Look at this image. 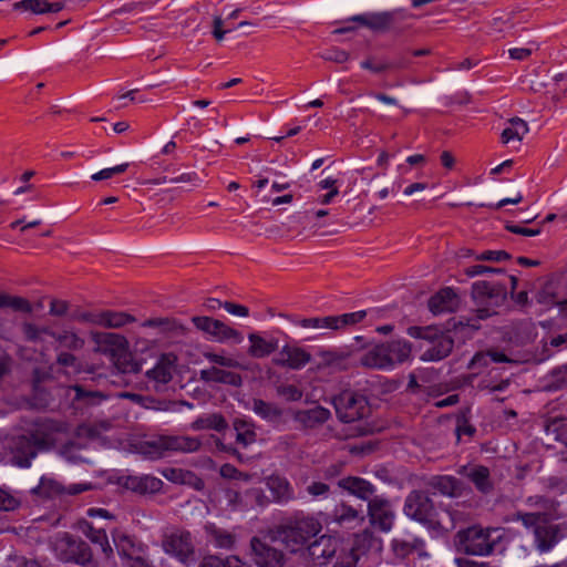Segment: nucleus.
I'll list each match as a JSON object with an SVG mask.
<instances>
[{
  "mask_svg": "<svg viewBox=\"0 0 567 567\" xmlns=\"http://www.w3.org/2000/svg\"><path fill=\"white\" fill-rule=\"evenodd\" d=\"M526 504L530 512L517 511L511 520L520 522L534 535V544L538 551L551 550L567 534L566 523H555L556 502L544 496H530Z\"/></svg>",
  "mask_w": 567,
  "mask_h": 567,
  "instance_id": "f257e3e1",
  "label": "nucleus"
},
{
  "mask_svg": "<svg viewBox=\"0 0 567 567\" xmlns=\"http://www.w3.org/2000/svg\"><path fill=\"white\" fill-rule=\"evenodd\" d=\"M403 513L436 532H450L455 527L452 514L449 511L439 513L425 491H411L405 497Z\"/></svg>",
  "mask_w": 567,
  "mask_h": 567,
  "instance_id": "f03ea898",
  "label": "nucleus"
},
{
  "mask_svg": "<svg viewBox=\"0 0 567 567\" xmlns=\"http://www.w3.org/2000/svg\"><path fill=\"white\" fill-rule=\"evenodd\" d=\"M501 528H483L473 525L460 529L453 538L456 551L467 556H488L501 542Z\"/></svg>",
  "mask_w": 567,
  "mask_h": 567,
  "instance_id": "7ed1b4c3",
  "label": "nucleus"
},
{
  "mask_svg": "<svg viewBox=\"0 0 567 567\" xmlns=\"http://www.w3.org/2000/svg\"><path fill=\"white\" fill-rule=\"evenodd\" d=\"M321 530V525L313 518H303L280 526L277 536L291 551L297 553Z\"/></svg>",
  "mask_w": 567,
  "mask_h": 567,
  "instance_id": "20e7f679",
  "label": "nucleus"
},
{
  "mask_svg": "<svg viewBox=\"0 0 567 567\" xmlns=\"http://www.w3.org/2000/svg\"><path fill=\"white\" fill-rule=\"evenodd\" d=\"M332 404L337 417L342 423H352L362 420L368 417L371 413L367 398L352 390H344L333 396Z\"/></svg>",
  "mask_w": 567,
  "mask_h": 567,
  "instance_id": "39448f33",
  "label": "nucleus"
},
{
  "mask_svg": "<svg viewBox=\"0 0 567 567\" xmlns=\"http://www.w3.org/2000/svg\"><path fill=\"white\" fill-rule=\"evenodd\" d=\"M50 447L51 443L44 435L38 433L21 435L16 440L12 449L11 463L19 467H30L31 461L38 453Z\"/></svg>",
  "mask_w": 567,
  "mask_h": 567,
  "instance_id": "423d86ee",
  "label": "nucleus"
},
{
  "mask_svg": "<svg viewBox=\"0 0 567 567\" xmlns=\"http://www.w3.org/2000/svg\"><path fill=\"white\" fill-rule=\"evenodd\" d=\"M250 549L252 561L258 567H292L289 557L264 539L252 537Z\"/></svg>",
  "mask_w": 567,
  "mask_h": 567,
  "instance_id": "0eeeda50",
  "label": "nucleus"
},
{
  "mask_svg": "<svg viewBox=\"0 0 567 567\" xmlns=\"http://www.w3.org/2000/svg\"><path fill=\"white\" fill-rule=\"evenodd\" d=\"M178 358L173 352H165L159 355L155 365L148 369L145 377L153 382V389L157 393L166 390V385L173 380Z\"/></svg>",
  "mask_w": 567,
  "mask_h": 567,
  "instance_id": "6e6552de",
  "label": "nucleus"
},
{
  "mask_svg": "<svg viewBox=\"0 0 567 567\" xmlns=\"http://www.w3.org/2000/svg\"><path fill=\"white\" fill-rule=\"evenodd\" d=\"M162 547L166 554L176 557L183 564L194 559L195 549L189 532H174L165 535Z\"/></svg>",
  "mask_w": 567,
  "mask_h": 567,
  "instance_id": "1a4fd4ad",
  "label": "nucleus"
},
{
  "mask_svg": "<svg viewBox=\"0 0 567 567\" xmlns=\"http://www.w3.org/2000/svg\"><path fill=\"white\" fill-rule=\"evenodd\" d=\"M58 390L64 392L65 396H69L71 392H74V396L70 402V406L74 411H83L92 406L99 405L102 401L107 399V395L102 391L86 389L82 384L71 385H59Z\"/></svg>",
  "mask_w": 567,
  "mask_h": 567,
  "instance_id": "9d476101",
  "label": "nucleus"
},
{
  "mask_svg": "<svg viewBox=\"0 0 567 567\" xmlns=\"http://www.w3.org/2000/svg\"><path fill=\"white\" fill-rule=\"evenodd\" d=\"M368 516L371 525L382 532H389L395 519L390 501L378 496L368 503Z\"/></svg>",
  "mask_w": 567,
  "mask_h": 567,
  "instance_id": "9b49d317",
  "label": "nucleus"
},
{
  "mask_svg": "<svg viewBox=\"0 0 567 567\" xmlns=\"http://www.w3.org/2000/svg\"><path fill=\"white\" fill-rule=\"evenodd\" d=\"M339 540L329 535H322L307 546V551L315 565H327L337 554Z\"/></svg>",
  "mask_w": 567,
  "mask_h": 567,
  "instance_id": "f8f14e48",
  "label": "nucleus"
},
{
  "mask_svg": "<svg viewBox=\"0 0 567 567\" xmlns=\"http://www.w3.org/2000/svg\"><path fill=\"white\" fill-rule=\"evenodd\" d=\"M89 488L90 485L86 484H72L69 487H64L52 478L42 477L40 484L32 489V493L44 498H53L64 494L78 495Z\"/></svg>",
  "mask_w": 567,
  "mask_h": 567,
  "instance_id": "ddd939ff",
  "label": "nucleus"
},
{
  "mask_svg": "<svg viewBox=\"0 0 567 567\" xmlns=\"http://www.w3.org/2000/svg\"><path fill=\"white\" fill-rule=\"evenodd\" d=\"M474 300H493L494 306H502L507 299V290L503 284H494L487 280H480L472 285L471 291Z\"/></svg>",
  "mask_w": 567,
  "mask_h": 567,
  "instance_id": "4468645a",
  "label": "nucleus"
},
{
  "mask_svg": "<svg viewBox=\"0 0 567 567\" xmlns=\"http://www.w3.org/2000/svg\"><path fill=\"white\" fill-rule=\"evenodd\" d=\"M91 339L97 346L95 351L107 354L111 358L118 351L127 350L128 347L127 339L118 333L93 331L91 332Z\"/></svg>",
  "mask_w": 567,
  "mask_h": 567,
  "instance_id": "2eb2a0df",
  "label": "nucleus"
},
{
  "mask_svg": "<svg viewBox=\"0 0 567 567\" xmlns=\"http://www.w3.org/2000/svg\"><path fill=\"white\" fill-rule=\"evenodd\" d=\"M289 412L293 420L305 430L316 429L326 423L331 416L330 411L320 405L308 410L290 409Z\"/></svg>",
  "mask_w": 567,
  "mask_h": 567,
  "instance_id": "dca6fc26",
  "label": "nucleus"
},
{
  "mask_svg": "<svg viewBox=\"0 0 567 567\" xmlns=\"http://www.w3.org/2000/svg\"><path fill=\"white\" fill-rule=\"evenodd\" d=\"M310 360L311 354L302 348L285 346L278 357L272 359V362L279 367L298 370L310 362Z\"/></svg>",
  "mask_w": 567,
  "mask_h": 567,
  "instance_id": "f3484780",
  "label": "nucleus"
},
{
  "mask_svg": "<svg viewBox=\"0 0 567 567\" xmlns=\"http://www.w3.org/2000/svg\"><path fill=\"white\" fill-rule=\"evenodd\" d=\"M396 11H384L371 14H359L350 18V21L359 22L360 24L371 29L375 32L388 31L395 21Z\"/></svg>",
  "mask_w": 567,
  "mask_h": 567,
  "instance_id": "a211bd4d",
  "label": "nucleus"
},
{
  "mask_svg": "<svg viewBox=\"0 0 567 567\" xmlns=\"http://www.w3.org/2000/svg\"><path fill=\"white\" fill-rule=\"evenodd\" d=\"M429 485L449 497H460L470 491V487L464 482L450 475L433 476Z\"/></svg>",
  "mask_w": 567,
  "mask_h": 567,
  "instance_id": "6ab92c4d",
  "label": "nucleus"
},
{
  "mask_svg": "<svg viewBox=\"0 0 567 567\" xmlns=\"http://www.w3.org/2000/svg\"><path fill=\"white\" fill-rule=\"evenodd\" d=\"M454 348V338L451 334V329H446L444 336H441L437 341L432 343V347L425 350L420 360L423 362L441 361L447 358Z\"/></svg>",
  "mask_w": 567,
  "mask_h": 567,
  "instance_id": "aec40b11",
  "label": "nucleus"
},
{
  "mask_svg": "<svg viewBox=\"0 0 567 567\" xmlns=\"http://www.w3.org/2000/svg\"><path fill=\"white\" fill-rule=\"evenodd\" d=\"M338 486L348 491L350 494L359 497L360 499L368 502L372 499L371 497L375 492V487L369 481L357 476H348L341 478L338 482Z\"/></svg>",
  "mask_w": 567,
  "mask_h": 567,
  "instance_id": "412c9836",
  "label": "nucleus"
},
{
  "mask_svg": "<svg viewBox=\"0 0 567 567\" xmlns=\"http://www.w3.org/2000/svg\"><path fill=\"white\" fill-rule=\"evenodd\" d=\"M456 299L457 296L452 288H443L429 299V310L433 315L453 311L457 303Z\"/></svg>",
  "mask_w": 567,
  "mask_h": 567,
  "instance_id": "4be33fe9",
  "label": "nucleus"
},
{
  "mask_svg": "<svg viewBox=\"0 0 567 567\" xmlns=\"http://www.w3.org/2000/svg\"><path fill=\"white\" fill-rule=\"evenodd\" d=\"M199 379L206 383L217 382L223 384H229L236 388L243 385V378L240 374L231 371L221 370L216 367L202 370L199 372Z\"/></svg>",
  "mask_w": 567,
  "mask_h": 567,
  "instance_id": "5701e85b",
  "label": "nucleus"
},
{
  "mask_svg": "<svg viewBox=\"0 0 567 567\" xmlns=\"http://www.w3.org/2000/svg\"><path fill=\"white\" fill-rule=\"evenodd\" d=\"M361 364L371 369L392 368V359L388 355L385 343L373 347L361 358Z\"/></svg>",
  "mask_w": 567,
  "mask_h": 567,
  "instance_id": "b1692460",
  "label": "nucleus"
},
{
  "mask_svg": "<svg viewBox=\"0 0 567 567\" xmlns=\"http://www.w3.org/2000/svg\"><path fill=\"white\" fill-rule=\"evenodd\" d=\"M123 487L138 493V494H146V493H156L161 489L162 481L152 477V476H127L123 481Z\"/></svg>",
  "mask_w": 567,
  "mask_h": 567,
  "instance_id": "393cba45",
  "label": "nucleus"
},
{
  "mask_svg": "<svg viewBox=\"0 0 567 567\" xmlns=\"http://www.w3.org/2000/svg\"><path fill=\"white\" fill-rule=\"evenodd\" d=\"M164 450L167 452L192 453L200 447V441L189 436L163 435Z\"/></svg>",
  "mask_w": 567,
  "mask_h": 567,
  "instance_id": "a878e982",
  "label": "nucleus"
},
{
  "mask_svg": "<svg viewBox=\"0 0 567 567\" xmlns=\"http://www.w3.org/2000/svg\"><path fill=\"white\" fill-rule=\"evenodd\" d=\"M266 485L276 502L287 503L293 499V491L287 478L274 474L267 477Z\"/></svg>",
  "mask_w": 567,
  "mask_h": 567,
  "instance_id": "bb28decb",
  "label": "nucleus"
},
{
  "mask_svg": "<svg viewBox=\"0 0 567 567\" xmlns=\"http://www.w3.org/2000/svg\"><path fill=\"white\" fill-rule=\"evenodd\" d=\"M460 473L468 477L480 492L487 494L493 489V484L489 478V470L487 467L475 466L468 470L466 466H463L460 470Z\"/></svg>",
  "mask_w": 567,
  "mask_h": 567,
  "instance_id": "cd10ccee",
  "label": "nucleus"
},
{
  "mask_svg": "<svg viewBox=\"0 0 567 567\" xmlns=\"http://www.w3.org/2000/svg\"><path fill=\"white\" fill-rule=\"evenodd\" d=\"M252 411L261 419L272 423L282 422L285 414V411L279 405L261 399L252 400Z\"/></svg>",
  "mask_w": 567,
  "mask_h": 567,
  "instance_id": "c85d7f7f",
  "label": "nucleus"
},
{
  "mask_svg": "<svg viewBox=\"0 0 567 567\" xmlns=\"http://www.w3.org/2000/svg\"><path fill=\"white\" fill-rule=\"evenodd\" d=\"M146 328H157L162 333L183 336L186 333L187 328L179 323L174 318H151L142 323Z\"/></svg>",
  "mask_w": 567,
  "mask_h": 567,
  "instance_id": "c756f323",
  "label": "nucleus"
},
{
  "mask_svg": "<svg viewBox=\"0 0 567 567\" xmlns=\"http://www.w3.org/2000/svg\"><path fill=\"white\" fill-rule=\"evenodd\" d=\"M66 545L71 554V559L82 566H86L93 559L91 547L82 539H73L69 537Z\"/></svg>",
  "mask_w": 567,
  "mask_h": 567,
  "instance_id": "7c9ffc66",
  "label": "nucleus"
},
{
  "mask_svg": "<svg viewBox=\"0 0 567 567\" xmlns=\"http://www.w3.org/2000/svg\"><path fill=\"white\" fill-rule=\"evenodd\" d=\"M113 540L115 543L118 555L126 561L134 558L135 554L142 551V546L136 544L134 539L126 534L114 532Z\"/></svg>",
  "mask_w": 567,
  "mask_h": 567,
  "instance_id": "2f4dec72",
  "label": "nucleus"
},
{
  "mask_svg": "<svg viewBox=\"0 0 567 567\" xmlns=\"http://www.w3.org/2000/svg\"><path fill=\"white\" fill-rule=\"evenodd\" d=\"M248 339L251 342L248 354L252 358H265L278 349L276 339L267 341L257 333H250Z\"/></svg>",
  "mask_w": 567,
  "mask_h": 567,
  "instance_id": "473e14b6",
  "label": "nucleus"
},
{
  "mask_svg": "<svg viewBox=\"0 0 567 567\" xmlns=\"http://www.w3.org/2000/svg\"><path fill=\"white\" fill-rule=\"evenodd\" d=\"M135 320V317L130 313L106 310L100 312L99 326L109 329H118Z\"/></svg>",
  "mask_w": 567,
  "mask_h": 567,
  "instance_id": "72a5a7b5",
  "label": "nucleus"
},
{
  "mask_svg": "<svg viewBox=\"0 0 567 567\" xmlns=\"http://www.w3.org/2000/svg\"><path fill=\"white\" fill-rule=\"evenodd\" d=\"M495 363H518L511 358H508L503 351H499L496 348H492L486 350L485 352H477L470 362V368H474L476 365L487 367L488 360Z\"/></svg>",
  "mask_w": 567,
  "mask_h": 567,
  "instance_id": "f704fd0d",
  "label": "nucleus"
},
{
  "mask_svg": "<svg viewBox=\"0 0 567 567\" xmlns=\"http://www.w3.org/2000/svg\"><path fill=\"white\" fill-rule=\"evenodd\" d=\"M115 365L124 373H140L142 371V361L133 358V352L127 350L118 351L112 357Z\"/></svg>",
  "mask_w": 567,
  "mask_h": 567,
  "instance_id": "c9c22d12",
  "label": "nucleus"
},
{
  "mask_svg": "<svg viewBox=\"0 0 567 567\" xmlns=\"http://www.w3.org/2000/svg\"><path fill=\"white\" fill-rule=\"evenodd\" d=\"M388 355L392 359V367L409 360L412 352V344L405 340H393L385 342Z\"/></svg>",
  "mask_w": 567,
  "mask_h": 567,
  "instance_id": "e433bc0d",
  "label": "nucleus"
},
{
  "mask_svg": "<svg viewBox=\"0 0 567 567\" xmlns=\"http://www.w3.org/2000/svg\"><path fill=\"white\" fill-rule=\"evenodd\" d=\"M409 62L404 59H400L394 62L377 61L375 56H369L361 63L363 69L370 70L373 73L381 74L390 70H401L408 66Z\"/></svg>",
  "mask_w": 567,
  "mask_h": 567,
  "instance_id": "4c0bfd02",
  "label": "nucleus"
},
{
  "mask_svg": "<svg viewBox=\"0 0 567 567\" xmlns=\"http://www.w3.org/2000/svg\"><path fill=\"white\" fill-rule=\"evenodd\" d=\"M195 430H216L225 431L228 427L226 419L219 413H213L204 417L197 419L193 423Z\"/></svg>",
  "mask_w": 567,
  "mask_h": 567,
  "instance_id": "58836bf2",
  "label": "nucleus"
},
{
  "mask_svg": "<svg viewBox=\"0 0 567 567\" xmlns=\"http://www.w3.org/2000/svg\"><path fill=\"white\" fill-rule=\"evenodd\" d=\"M445 330H440L436 326H412L408 328V334L415 339H422L434 343L441 336H444Z\"/></svg>",
  "mask_w": 567,
  "mask_h": 567,
  "instance_id": "ea45409f",
  "label": "nucleus"
},
{
  "mask_svg": "<svg viewBox=\"0 0 567 567\" xmlns=\"http://www.w3.org/2000/svg\"><path fill=\"white\" fill-rule=\"evenodd\" d=\"M85 536L93 543L101 546V549L106 558H111L113 555V548L109 543L106 533L104 529H96L92 525L87 524L84 530Z\"/></svg>",
  "mask_w": 567,
  "mask_h": 567,
  "instance_id": "a19ab883",
  "label": "nucleus"
},
{
  "mask_svg": "<svg viewBox=\"0 0 567 567\" xmlns=\"http://www.w3.org/2000/svg\"><path fill=\"white\" fill-rule=\"evenodd\" d=\"M32 390L33 393L30 399L31 408L42 411L51 408L53 403V396L49 390L38 385H35V388H32Z\"/></svg>",
  "mask_w": 567,
  "mask_h": 567,
  "instance_id": "79ce46f5",
  "label": "nucleus"
},
{
  "mask_svg": "<svg viewBox=\"0 0 567 567\" xmlns=\"http://www.w3.org/2000/svg\"><path fill=\"white\" fill-rule=\"evenodd\" d=\"M110 429V423L102 421L95 424H81L76 427V436L89 440H96L101 436L102 432Z\"/></svg>",
  "mask_w": 567,
  "mask_h": 567,
  "instance_id": "37998d69",
  "label": "nucleus"
},
{
  "mask_svg": "<svg viewBox=\"0 0 567 567\" xmlns=\"http://www.w3.org/2000/svg\"><path fill=\"white\" fill-rule=\"evenodd\" d=\"M213 328L214 330L212 331L210 336L215 337L219 341H225L228 339H234L238 343L243 341V336L238 330L227 326L220 320H217L216 326Z\"/></svg>",
  "mask_w": 567,
  "mask_h": 567,
  "instance_id": "c03bdc74",
  "label": "nucleus"
},
{
  "mask_svg": "<svg viewBox=\"0 0 567 567\" xmlns=\"http://www.w3.org/2000/svg\"><path fill=\"white\" fill-rule=\"evenodd\" d=\"M390 181L385 174H374L368 183L369 193H378L381 199L389 196Z\"/></svg>",
  "mask_w": 567,
  "mask_h": 567,
  "instance_id": "a18cd8bd",
  "label": "nucleus"
},
{
  "mask_svg": "<svg viewBox=\"0 0 567 567\" xmlns=\"http://www.w3.org/2000/svg\"><path fill=\"white\" fill-rule=\"evenodd\" d=\"M163 441L162 435L156 440L145 442L142 445V453L153 460L164 457L166 453L164 446H162V444L164 445Z\"/></svg>",
  "mask_w": 567,
  "mask_h": 567,
  "instance_id": "49530a36",
  "label": "nucleus"
},
{
  "mask_svg": "<svg viewBox=\"0 0 567 567\" xmlns=\"http://www.w3.org/2000/svg\"><path fill=\"white\" fill-rule=\"evenodd\" d=\"M47 0H21L13 3L14 10L31 11L34 14L47 13Z\"/></svg>",
  "mask_w": 567,
  "mask_h": 567,
  "instance_id": "de8ad7c7",
  "label": "nucleus"
},
{
  "mask_svg": "<svg viewBox=\"0 0 567 567\" xmlns=\"http://www.w3.org/2000/svg\"><path fill=\"white\" fill-rule=\"evenodd\" d=\"M82 449L81 444L71 441L61 447V454L70 462H83L85 458L81 454Z\"/></svg>",
  "mask_w": 567,
  "mask_h": 567,
  "instance_id": "09e8293b",
  "label": "nucleus"
},
{
  "mask_svg": "<svg viewBox=\"0 0 567 567\" xmlns=\"http://www.w3.org/2000/svg\"><path fill=\"white\" fill-rule=\"evenodd\" d=\"M56 340L61 342L65 348L72 350L81 349L84 346V340L73 332L65 331L61 334H58Z\"/></svg>",
  "mask_w": 567,
  "mask_h": 567,
  "instance_id": "8fccbe9b",
  "label": "nucleus"
},
{
  "mask_svg": "<svg viewBox=\"0 0 567 567\" xmlns=\"http://www.w3.org/2000/svg\"><path fill=\"white\" fill-rule=\"evenodd\" d=\"M550 377L554 381L548 385V388L553 390L561 388L567 382V363L555 368L550 372Z\"/></svg>",
  "mask_w": 567,
  "mask_h": 567,
  "instance_id": "3c124183",
  "label": "nucleus"
},
{
  "mask_svg": "<svg viewBox=\"0 0 567 567\" xmlns=\"http://www.w3.org/2000/svg\"><path fill=\"white\" fill-rule=\"evenodd\" d=\"M358 516V511L346 504L339 505L334 511V517L339 523L355 519Z\"/></svg>",
  "mask_w": 567,
  "mask_h": 567,
  "instance_id": "603ef678",
  "label": "nucleus"
},
{
  "mask_svg": "<svg viewBox=\"0 0 567 567\" xmlns=\"http://www.w3.org/2000/svg\"><path fill=\"white\" fill-rule=\"evenodd\" d=\"M192 322L198 330L212 334V331L214 330L213 327L216 326L217 319H214L212 317L198 316L193 317Z\"/></svg>",
  "mask_w": 567,
  "mask_h": 567,
  "instance_id": "864d4df0",
  "label": "nucleus"
},
{
  "mask_svg": "<svg viewBox=\"0 0 567 567\" xmlns=\"http://www.w3.org/2000/svg\"><path fill=\"white\" fill-rule=\"evenodd\" d=\"M8 308H11L14 311L30 313L32 312V306L25 298L19 296L9 295V303Z\"/></svg>",
  "mask_w": 567,
  "mask_h": 567,
  "instance_id": "5fc2aeb1",
  "label": "nucleus"
},
{
  "mask_svg": "<svg viewBox=\"0 0 567 567\" xmlns=\"http://www.w3.org/2000/svg\"><path fill=\"white\" fill-rule=\"evenodd\" d=\"M512 256L505 250H487L476 256L481 261H502L509 260Z\"/></svg>",
  "mask_w": 567,
  "mask_h": 567,
  "instance_id": "6e6d98bb",
  "label": "nucleus"
},
{
  "mask_svg": "<svg viewBox=\"0 0 567 567\" xmlns=\"http://www.w3.org/2000/svg\"><path fill=\"white\" fill-rule=\"evenodd\" d=\"M128 164H121L114 167L104 168L95 174L92 175V179L95 182H100L103 179H109L115 174H122L126 171Z\"/></svg>",
  "mask_w": 567,
  "mask_h": 567,
  "instance_id": "4d7b16f0",
  "label": "nucleus"
},
{
  "mask_svg": "<svg viewBox=\"0 0 567 567\" xmlns=\"http://www.w3.org/2000/svg\"><path fill=\"white\" fill-rule=\"evenodd\" d=\"M365 315H367L365 311L361 310V311H357V312L337 316L339 329L342 327H346V326H352V324L360 322L361 320H363Z\"/></svg>",
  "mask_w": 567,
  "mask_h": 567,
  "instance_id": "13d9d810",
  "label": "nucleus"
},
{
  "mask_svg": "<svg viewBox=\"0 0 567 567\" xmlns=\"http://www.w3.org/2000/svg\"><path fill=\"white\" fill-rule=\"evenodd\" d=\"M464 272L467 277H474L483 274H504L505 270L503 268H493L483 265H475L466 268Z\"/></svg>",
  "mask_w": 567,
  "mask_h": 567,
  "instance_id": "bf43d9fd",
  "label": "nucleus"
},
{
  "mask_svg": "<svg viewBox=\"0 0 567 567\" xmlns=\"http://www.w3.org/2000/svg\"><path fill=\"white\" fill-rule=\"evenodd\" d=\"M204 355L210 362L218 364L220 367H226V368H238L239 367V363L236 360L230 359V358H226V357L213 353V352H206V353H204Z\"/></svg>",
  "mask_w": 567,
  "mask_h": 567,
  "instance_id": "052dcab7",
  "label": "nucleus"
},
{
  "mask_svg": "<svg viewBox=\"0 0 567 567\" xmlns=\"http://www.w3.org/2000/svg\"><path fill=\"white\" fill-rule=\"evenodd\" d=\"M550 282H546L545 286L536 293V300L542 305H556L558 301H555L556 295L550 291Z\"/></svg>",
  "mask_w": 567,
  "mask_h": 567,
  "instance_id": "680f3d73",
  "label": "nucleus"
},
{
  "mask_svg": "<svg viewBox=\"0 0 567 567\" xmlns=\"http://www.w3.org/2000/svg\"><path fill=\"white\" fill-rule=\"evenodd\" d=\"M278 394L285 396L288 401H299L302 398V391L296 385H281L277 389Z\"/></svg>",
  "mask_w": 567,
  "mask_h": 567,
  "instance_id": "e2e57ef3",
  "label": "nucleus"
},
{
  "mask_svg": "<svg viewBox=\"0 0 567 567\" xmlns=\"http://www.w3.org/2000/svg\"><path fill=\"white\" fill-rule=\"evenodd\" d=\"M359 560V556L355 549L351 548L343 557L338 558L334 567H355Z\"/></svg>",
  "mask_w": 567,
  "mask_h": 567,
  "instance_id": "0e129e2a",
  "label": "nucleus"
},
{
  "mask_svg": "<svg viewBox=\"0 0 567 567\" xmlns=\"http://www.w3.org/2000/svg\"><path fill=\"white\" fill-rule=\"evenodd\" d=\"M322 59L334 63H346L350 59V54L343 50H333L332 52L322 54Z\"/></svg>",
  "mask_w": 567,
  "mask_h": 567,
  "instance_id": "69168bd1",
  "label": "nucleus"
},
{
  "mask_svg": "<svg viewBox=\"0 0 567 567\" xmlns=\"http://www.w3.org/2000/svg\"><path fill=\"white\" fill-rule=\"evenodd\" d=\"M524 135L525 134H523V132H520L518 128L507 127L503 130L501 134V140L504 144L509 143L512 140H517L518 142H520Z\"/></svg>",
  "mask_w": 567,
  "mask_h": 567,
  "instance_id": "338daca9",
  "label": "nucleus"
},
{
  "mask_svg": "<svg viewBox=\"0 0 567 567\" xmlns=\"http://www.w3.org/2000/svg\"><path fill=\"white\" fill-rule=\"evenodd\" d=\"M68 309L69 303L66 301L54 299L50 305V315L62 317L66 313Z\"/></svg>",
  "mask_w": 567,
  "mask_h": 567,
  "instance_id": "774afa93",
  "label": "nucleus"
}]
</instances>
